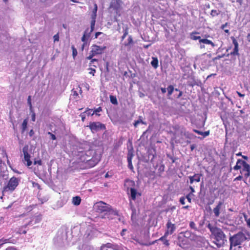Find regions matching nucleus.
I'll return each mask as SVG.
<instances>
[{
  "label": "nucleus",
  "instance_id": "f257e3e1",
  "mask_svg": "<svg viewBox=\"0 0 250 250\" xmlns=\"http://www.w3.org/2000/svg\"><path fill=\"white\" fill-rule=\"evenodd\" d=\"M94 208L97 212L100 213L105 212L116 216L118 215L117 210L113 209L110 205L103 201H99L95 203L94 205Z\"/></svg>",
  "mask_w": 250,
  "mask_h": 250
},
{
  "label": "nucleus",
  "instance_id": "f03ea898",
  "mask_svg": "<svg viewBox=\"0 0 250 250\" xmlns=\"http://www.w3.org/2000/svg\"><path fill=\"white\" fill-rule=\"evenodd\" d=\"M247 239V238L246 234L242 231H239L236 234L229 237L230 249L232 247H236L242 245Z\"/></svg>",
  "mask_w": 250,
  "mask_h": 250
},
{
  "label": "nucleus",
  "instance_id": "7ed1b4c3",
  "mask_svg": "<svg viewBox=\"0 0 250 250\" xmlns=\"http://www.w3.org/2000/svg\"><path fill=\"white\" fill-rule=\"evenodd\" d=\"M20 179L15 176L11 177L8 181L7 183L3 187L2 190V196L5 193H11L14 191L19 184Z\"/></svg>",
  "mask_w": 250,
  "mask_h": 250
},
{
  "label": "nucleus",
  "instance_id": "20e7f679",
  "mask_svg": "<svg viewBox=\"0 0 250 250\" xmlns=\"http://www.w3.org/2000/svg\"><path fill=\"white\" fill-rule=\"evenodd\" d=\"M207 227L217 241L224 243L226 237L225 233L220 228L213 226L210 223L208 225Z\"/></svg>",
  "mask_w": 250,
  "mask_h": 250
},
{
  "label": "nucleus",
  "instance_id": "39448f33",
  "mask_svg": "<svg viewBox=\"0 0 250 250\" xmlns=\"http://www.w3.org/2000/svg\"><path fill=\"white\" fill-rule=\"evenodd\" d=\"M124 186L126 188V191H130V198L131 200L135 201L136 199L137 195H140V194L137 192V190L134 188L135 182L134 181L126 179L125 182Z\"/></svg>",
  "mask_w": 250,
  "mask_h": 250
},
{
  "label": "nucleus",
  "instance_id": "423d86ee",
  "mask_svg": "<svg viewBox=\"0 0 250 250\" xmlns=\"http://www.w3.org/2000/svg\"><path fill=\"white\" fill-rule=\"evenodd\" d=\"M106 47L104 46H99L96 44H93L91 46V50L90 52L89 55L86 57V59L90 60L96 55L102 54Z\"/></svg>",
  "mask_w": 250,
  "mask_h": 250
},
{
  "label": "nucleus",
  "instance_id": "0eeeda50",
  "mask_svg": "<svg viewBox=\"0 0 250 250\" xmlns=\"http://www.w3.org/2000/svg\"><path fill=\"white\" fill-rule=\"evenodd\" d=\"M89 128L92 133H95L100 130H104L106 129L105 125L100 122H90L87 126Z\"/></svg>",
  "mask_w": 250,
  "mask_h": 250
},
{
  "label": "nucleus",
  "instance_id": "6e6552de",
  "mask_svg": "<svg viewBox=\"0 0 250 250\" xmlns=\"http://www.w3.org/2000/svg\"><path fill=\"white\" fill-rule=\"evenodd\" d=\"M86 156H87L86 155H83V156H82L81 157L82 161H83V162H84L85 161V168H89L94 167L95 165H96L98 164V163L99 161V160L98 159H97V158H96L95 157H92L90 159H86L85 158Z\"/></svg>",
  "mask_w": 250,
  "mask_h": 250
},
{
  "label": "nucleus",
  "instance_id": "1a4fd4ad",
  "mask_svg": "<svg viewBox=\"0 0 250 250\" xmlns=\"http://www.w3.org/2000/svg\"><path fill=\"white\" fill-rule=\"evenodd\" d=\"M22 152L23 153L24 158L22 159V162L27 167H29L32 165V162L30 160L31 156L28 153V146L27 145L25 146L22 148Z\"/></svg>",
  "mask_w": 250,
  "mask_h": 250
},
{
  "label": "nucleus",
  "instance_id": "9d476101",
  "mask_svg": "<svg viewBox=\"0 0 250 250\" xmlns=\"http://www.w3.org/2000/svg\"><path fill=\"white\" fill-rule=\"evenodd\" d=\"M167 229L165 232L166 235L172 234L176 229V226L174 224H172L170 220H169L166 224Z\"/></svg>",
  "mask_w": 250,
  "mask_h": 250
},
{
  "label": "nucleus",
  "instance_id": "9b49d317",
  "mask_svg": "<svg viewBox=\"0 0 250 250\" xmlns=\"http://www.w3.org/2000/svg\"><path fill=\"white\" fill-rule=\"evenodd\" d=\"M245 171L246 173L244 174L245 180L244 182L246 183V180L250 176V165L247 162L244 163V167L242 170L240 171V173L242 174V172Z\"/></svg>",
  "mask_w": 250,
  "mask_h": 250
},
{
  "label": "nucleus",
  "instance_id": "f8f14e48",
  "mask_svg": "<svg viewBox=\"0 0 250 250\" xmlns=\"http://www.w3.org/2000/svg\"><path fill=\"white\" fill-rule=\"evenodd\" d=\"M92 32H90V30H89L88 28H87V29H86L85 30L84 32L83 33V35L82 38V41L83 42V45H82V48H81L82 51L83 50L84 46L86 44L87 41L88 40V39L89 38V37L90 36V34Z\"/></svg>",
  "mask_w": 250,
  "mask_h": 250
},
{
  "label": "nucleus",
  "instance_id": "ddd939ff",
  "mask_svg": "<svg viewBox=\"0 0 250 250\" xmlns=\"http://www.w3.org/2000/svg\"><path fill=\"white\" fill-rule=\"evenodd\" d=\"M122 3V1L121 0H112L110 7L117 11L121 9Z\"/></svg>",
  "mask_w": 250,
  "mask_h": 250
},
{
  "label": "nucleus",
  "instance_id": "4468645a",
  "mask_svg": "<svg viewBox=\"0 0 250 250\" xmlns=\"http://www.w3.org/2000/svg\"><path fill=\"white\" fill-rule=\"evenodd\" d=\"M231 39L232 41V43L234 45V48L233 49V51L230 53V55H239V44L237 41V40L235 39V38L234 37H231Z\"/></svg>",
  "mask_w": 250,
  "mask_h": 250
},
{
  "label": "nucleus",
  "instance_id": "2eb2a0df",
  "mask_svg": "<svg viewBox=\"0 0 250 250\" xmlns=\"http://www.w3.org/2000/svg\"><path fill=\"white\" fill-rule=\"evenodd\" d=\"M168 235H166V234H164V235L160 237L159 239L156 240L154 241H153L151 243H149V245H153L155 244V242L158 241H161L163 242V244L166 246L167 247H169L170 245V244L169 243L168 240L167 239V237L168 236Z\"/></svg>",
  "mask_w": 250,
  "mask_h": 250
},
{
  "label": "nucleus",
  "instance_id": "dca6fc26",
  "mask_svg": "<svg viewBox=\"0 0 250 250\" xmlns=\"http://www.w3.org/2000/svg\"><path fill=\"white\" fill-rule=\"evenodd\" d=\"M223 205V202L222 201H219L217 206L213 208V212L214 214V216L216 217H218L220 215V211Z\"/></svg>",
  "mask_w": 250,
  "mask_h": 250
},
{
  "label": "nucleus",
  "instance_id": "f3484780",
  "mask_svg": "<svg viewBox=\"0 0 250 250\" xmlns=\"http://www.w3.org/2000/svg\"><path fill=\"white\" fill-rule=\"evenodd\" d=\"M202 176V174L196 173L193 176H189L190 184H192L194 182H199Z\"/></svg>",
  "mask_w": 250,
  "mask_h": 250
},
{
  "label": "nucleus",
  "instance_id": "a211bd4d",
  "mask_svg": "<svg viewBox=\"0 0 250 250\" xmlns=\"http://www.w3.org/2000/svg\"><path fill=\"white\" fill-rule=\"evenodd\" d=\"M2 161L0 159V166L2 164ZM8 179L7 172L6 171H2L0 170V184L1 185L2 183V180H7Z\"/></svg>",
  "mask_w": 250,
  "mask_h": 250
},
{
  "label": "nucleus",
  "instance_id": "6ab92c4d",
  "mask_svg": "<svg viewBox=\"0 0 250 250\" xmlns=\"http://www.w3.org/2000/svg\"><path fill=\"white\" fill-rule=\"evenodd\" d=\"M246 162V161L241 159H238L236 165L233 167V169L235 170L240 169L242 166L244 167V163Z\"/></svg>",
  "mask_w": 250,
  "mask_h": 250
},
{
  "label": "nucleus",
  "instance_id": "aec40b11",
  "mask_svg": "<svg viewBox=\"0 0 250 250\" xmlns=\"http://www.w3.org/2000/svg\"><path fill=\"white\" fill-rule=\"evenodd\" d=\"M97 14H91V21L90 23V32H93L94 29V27L96 22V19Z\"/></svg>",
  "mask_w": 250,
  "mask_h": 250
},
{
  "label": "nucleus",
  "instance_id": "412c9836",
  "mask_svg": "<svg viewBox=\"0 0 250 250\" xmlns=\"http://www.w3.org/2000/svg\"><path fill=\"white\" fill-rule=\"evenodd\" d=\"M104 247L111 248L114 250H118V249L119 248V247L117 245H114L110 243H107L103 245L101 248H104Z\"/></svg>",
  "mask_w": 250,
  "mask_h": 250
},
{
  "label": "nucleus",
  "instance_id": "4be33fe9",
  "mask_svg": "<svg viewBox=\"0 0 250 250\" xmlns=\"http://www.w3.org/2000/svg\"><path fill=\"white\" fill-rule=\"evenodd\" d=\"M181 134L184 135L187 138L191 139L193 136V134L189 133V132L186 131V129L184 127H182L181 130Z\"/></svg>",
  "mask_w": 250,
  "mask_h": 250
},
{
  "label": "nucleus",
  "instance_id": "5701e85b",
  "mask_svg": "<svg viewBox=\"0 0 250 250\" xmlns=\"http://www.w3.org/2000/svg\"><path fill=\"white\" fill-rule=\"evenodd\" d=\"M199 42L203 43L206 44H210L213 47L215 46V44L211 41L207 39H201V40H199Z\"/></svg>",
  "mask_w": 250,
  "mask_h": 250
},
{
  "label": "nucleus",
  "instance_id": "b1692460",
  "mask_svg": "<svg viewBox=\"0 0 250 250\" xmlns=\"http://www.w3.org/2000/svg\"><path fill=\"white\" fill-rule=\"evenodd\" d=\"M193 131L198 134L202 135L204 136V137H206L209 135L210 131L208 130L205 132H202L200 130H197V129H193Z\"/></svg>",
  "mask_w": 250,
  "mask_h": 250
},
{
  "label": "nucleus",
  "instance_id": "393cba45",
  "mask_svg": "<svg viewBox=\"0 0 250 250\" xmlns=\"http://www.w3.org/2000/svg\"><path fill=\"white\" fill-rule=\"evenodd\" d=\"M158 59L156 57H152V60L151 62V65L155 68L156 69L158 67Z\"/></svg>",
  "mask_w": 250,
  "mask_h": 250
},
{
  "label": "nucleus",
  "instance_id": "a878e982",
  "mask_svg": "<svg viewBox=\"0 0 250 250\" xmlns=\"http://www.w3.org/2000/svg\"><path fill=\"white\" fill-rule=\"evenodd\" d=\"M81 199L79 196H76L73 198L72 203L74 205L78 206L80 204Z\"/></svg>",
  "mask_w": 250,
  "mask_h": 250
},
{
  "label": "nucleus",
  "instance_id": "bb28decb",
  "mask_svg": "<svg viewBox=\"0 0 250 250\" xmlns=\"http://www.w3.org/2000/svg\"><path fill=\"white\" fill-rule=\"evenodd\" d=\"M93 109H90L88 107H87L86 108V110L84 112L82 113L80 115V116L82 118V121L83 122L84 121H85V113H86L87 112L89 111H92Z\"/></svg>",
  "mask_w": 250,
  "mask_h": 250
},
{
  "label": "nucleus",
  "instance_id": "cd10ccee",
  "mask_svg": "<svg viewBox=\"0 0 250 250\" xmlns=\"http://www.w3.org/2000/svg\"><path fill=\"white\" fill-rule=\"evenodd\" d=\"M133 44V41L132 38L131 36H129L127 39V42H125L124 45L125 46H129L132 45Z\"/></svg>",
  "mask_w": 250,
  "mask_h": 250
},
{
  "label": "nucleus",
  "instance_id": "c85d7f7f",
  "mask_svg": "<svg viewBox=\"0 0 250 250\" xmlns=\"http://www.w3.org/2000/svg\"><path fill=\"white\" fill-rule=\"evenodd\" d=\"M199 34L198 32H192L191 35H190V38L192 40H201V37L200 36H195L194 35V34Z\"/></svg>",
  "mask_w": 250,
  "mask_h": 250
},
{
  "label": "nucleus",
  "instance_id": "c756f323",
  "mask_svg": "<svg viewBox=\"0 0 250 250\" xmlns=\"http://www.w3.org/2000/svg\"><path fill=\"white\" fill-rule=\"evenodd\" d=\"M140 123H142V124L146 125V123L143 121V120L141 119V116L139 117V120L135 121L134 122V123H133L134 127H137L138 125Z\"/></svg>",
  "mask_w": 250,
  "mask_h": 250
},
{
  "label": "nucleus",
  "instance_id": "7c9ffc66",
  "mask_svg": "<svg viewBox=\"0 0 250 250\" xmlns=\"http://www.w3.org/2000/svg\"><path fill=\"white\" fill-rule=\"evenodd\" d=\"M102 111V108L101 107H99L96 109H95L92 112V113L91 114V116H93L94 114H95L96 115L98 116H100V114L98 113L100 112H101Z\"/></svg>",
  "mask_w": 250,
  "mask_h": 250
},
{
  "label": "nucleus",
  "instance_id": "2f4dec72",
  "mask_svg": "<svg viewBox=\"0 0 250 250\" xmlns=\"http://www.w3.org/2000/svg\"><path fill=\"white\" fill-rule=\"evenodd\" d=\"M109 98H110V102L112 104H115V105H117L118 104V101H117V98L115 96H113V95H110Z\"/></svg>",
  "mask_w": 250,
  "mask_h": 250
},
{
  "label": "nucleus",
  "instance_id": "473e14b6",
  "mask_svg": "<svg viewBox=\"0 0 250 250\" xmlns=\"http://www.w3.org/2000/svg\"><path fill=\"white\" fill-rule=\"evenodd\" d=\"M167 92H168L167 95H168V96H170L173 93V91L174 90V87H173V85H169L167 87Z\"/></svg>",
  "mask_w": 250,
  "mask_h": 250
},
{
  "label": "nucleus",
  "instance_id": "72a5a7b5",
  "mask_svg": "<svg viewBox=\"0 0 250 250\" xmlns=\"http://www.w3.org/2000/svg\"><path fill=\"white\" fill-rule=\"evenodd\" d=\"M27 119H24L22 123V131H24L26 128L27 126Z\"/></svg>",
  "mask_w": 250,
  "mask_h": 250
},
{
  "label": "nucleus",
  "instance_id": "f704fd0d",
  "mask_svg": "<svg viewBox=\"0 0 250 250\" xmlns=\"http://www.w3.org/2000/svg\"><path fill=\"white\" fill-rule=\"evenodd\" d=\"M0 151H1V154L2 155V157H5L6 158H7L8 155L6 153V149L3 146L0 147Z\"/></svg>",
  "mask_w": 250,
  "mask_h": 250
},
{
  "label": "nucleus",
  "instance_id": "c9c22d12",
  "mask_svg": "<svg viewBox=\"0 0 250 250\" xmlns=\"http://www.w3.org/2000/svg\"><path fill=\"white\" fill-rule=\"evenodd\" d=\"M133 153L132 149H129L127 153V160H132V157H133Z\"/></svg>",
  "mask_w": 250,
  "mask_h": 250
},
{
  "label": "nucleus",
  "instance_id": "e433bc0d",
  "mask_svg": "<svg viewBox=\"0 0 250 250\" xmlns=\"http://www.w3.org/2000/svg\"><path fill=\"white\" fill-rule=\"evenodd\" d=\"M71 48L72 50V56L74 59L75 58L76 56L77 55V50L76 48L74 47V45H72L71 46Z\"/></svg>",
  "mask_w": 250,
  "mask_h": 250
},
{
  "label": "nucleus",
  "instance_id": "4c0bfd02",
  "mask_svg": "<svg viewBox=\"0 0 250 250\" xmlns=\"http://www.w3.org/2000/svg\"><path fill=\"white\" fill-rule=\"evenodd\" d=\"M90 60H91V61H90V62H89V65L90 66H92L96 68L97 67V65L96 64L92 65V62H98V59H93L92 58V59H90Z\"/></svg>",
  "mask_w": 250,
  "mask_h": 250
},
{
  "label": "nucleus",
  "instance_id": "58836bf2",
  "mask_svg": "<svg viewBox=\"0 0 250 250\" xmlns=\"http://www.w3.org/2000/svg\"><path fill=\"white\" fill-rule=\"evenodd\" d=\"M36 205H30L29 206H27L26 207V208H25V210L27 211H31V210H32L35 208H36Z\"/></svg>",
  "mask_w": 250,
  "mask_h": 250
},
{
  "label": "nucleus",
  "instance_id": "ea45409f",
  "mask_svg": "<svg viewBox=\"0 0 250 250\" xmlns=\"http://www.w3.org/2000/svg\"><path fill=\"white\" fill-rule=\"evenodd\" d=\"M42 219V216L41 214H39L35 217V223H38L40 222Z\"/></svg>",
  "mask_w": 250,
  "mask_h": 250
},
{
  "label": "nucleus",
  "instance_id": "a19ab883",
  "mask_svg": "<svg viewBox=\"0 0 250 250\" xmlns=\"http://www.w3.org/2000/svg\"><path fill=\"white\" fill-rule=\"evenodd\" d=\"M219 12L216 10H212L210 12V15L212 17H215L219 15Z\"/></svg>",
  "mask_w": 250,
  "mask_h": 250
},
{
  "label": "nucleus",
  "instance_id": "79ce46f5",
  "mask_svg": "<svg viewBox=\"0 0 250 250\" xmlns=\"http://www.w3.org/2000/svg\"><path fill=\"white\" fill-rule=\"evenodd\" d=\"M189 226L191 229H192L195 230H197V228L196 226V224L193 221H190L189 222Z\"/></svg>",
  "mask_w": 250,
  "mask_h": 250
},
{
  "label": "nucleus",
  "instance_id": "37998d69",
  "mask_svg": "<svg viewBox=\"0 0 250 250\" xmlns=\"http://www.w3.org/2000/svg\"><path fill=\"white\" fill-rule=\"evenodd\" d=\"M89 70V74L92 75V76L95 75V73H96V70L94 68L90 67L88 69Z\"/></svg>",
  "mask_w": 250,
  "mask_h": 250
},
{
  "label": "nucleus",
  "instance_id": "c03bdc74",
  "mask_svg": "<svg viewBox=\"0 0 250 250\" xmlns=\"http://www.w3.org/2000/svg\"><path fill=\"white\" fill-rule=\"evenodd\" d=\"M128 34V29L125 28L124 31L123 35L122 36V40L123 41Z\"/></svg>",
  "mask_w": 250,
  "mask_h": 250
},
{
  "label": "nucleus",
  "instance_id": "a18cd8bd",
  "mask_svg": "<svg viewBox=\"0 0 250 250\" xmlns=\"http://www.w3.org/2000/svg\"><path fill=\"white\" fill-rule=\"evenodd\" d=\"M98 10V6L96 3H94V8L92 10V14H97Z\"/></svg>",
  "mask_w": 250,
  "mask_h": 250
},
{
  "label": "nucleus",
  "instance_id": "49530a36",
  "mask_svg": "<svg viewBox=\"0 0 250 250\" xmlns=\"http://www.w3.org/2000/svg\"><path fill=\"white\" fill-rule=\"evenodd\" d=\"M244 217L247 222V225L250 228V218H247V215L246 214H244Z\"/></svg>",
  "mask_w": 250,
  "mask_h": 250
},
{
  "label": "nucleus",
  "instance_id": "de8ad7c7",
  "mask_svg": "<svg viewBox=\"0 0 250 250\" xmlns=\"http://www.w3.org/2000/svg\"><path fill=\"white\" fill-rule=\"evenodd\" d=\"M27 103H28V104L29 105L30 108L31 109L32 108V104H31V96H29L28 97Z\"/></svg>",
  "mask_w": 250,
  "mask_h": 250
},
{
  "label": "nucleus",
  "instance_id": "09e8293b",
  "mask_svg": "<svg viewBox=\"0 0 250 250\" xmlns=\"http://www.w3.org/2000/svg\"><path fill=\"white\" fill-rule=\"evenodd\" d=\"M127 162H128V168L131 170H132L133 169V165H132V160H127Z\"/></svg>",
  "mask_w": 250,
  "mask_h": 250
},
{
  "label": "nucleus",
  "instance_id": "8fccbe9b",
  "mask_svg": "<svg viewBox=\"0 0 250 250\" xmlns=\"http://www.w3.org/2000/svg\"><path fill=\"white\" fill-rule=\"evenodd\" d=\"M59 35L58 33L53 36L54 42H58L59 41Z\"/></svg>",
  "mask_w": 250,
  "mask_h": 250
},
{
  "label": "nucleus",
  "instance_id": "3c124183",
  "mask_svg": "<svg viewBox=\"0 0 250 250\" xmlns=\"http://www.w3.org/2000/svg\"><path fill=\"white\" fill-rule=\"evenodd\" d=\"M39 165L40 166H41L42 165V162L41 160H35L34 161V165Z\"/></svg>",
  "mask_w": 250,
  "mask_h": 250
},
{
  "label": "nucleus",
  "instance_id": "603ef678",
  "mask_svg": "<svg viewBox=\"0 0 250 250\" xmlns=\"http://www.w3.org/2000/svg\"><path fill=\"white\" fill-rule=\"evenodd\" d=\"M72 95L74 98H77L78 97V94L77 92L75 90H72Z\"/></svg>",
  "mask_w": 250,
  "mask_h": 250
},
{
  "label": "nucleus",
  "instance_id": "864d4df0",
  "mask_svg": "<svg viewBox=\"0 0 250 250\" xmlns=\"http://www.w3.org/2000/svg\"><path fill=\"white\" fill-rule=\"evenodd\" d=\"M196 82L193 80L192 82H188V84L189 86H193L196 85Z\"/></svg>",
  "mask_w": 250,
  "mask_h": 250
},
{
  "label": "nucleus",
  "instance_id": "5fc2aeb1",
  "mask_svg": "<svg viewBox=\"0 0 250 250\" xmlns=\"http://www.w3.org/2000/svg\"><path fill=\"white\" fill-rule=\"evenodd\" d=\"M48 134L50 136L51 139L52 140H55L56 139V137L55 135L54 134H53V133H52L51 132H48Z\"/></svg>",
  "mask_w": 250,
  "mask_h": 250
},
{
  "label": "nucleus",
  "instance_id": "6e6d98bb",
  "mask_svg": "<svg viewBox=\"0 0 250 250\" xmlns=\"http://www.w3.org/2000/svg\"><path fill=\"white\" fill-rule=\"evenodd\" d=\"M185 199L186 198L185 197H181L180 198V203L182 204V205H184L185 204Z\"/></svg>",
  "mask_w": 250,
  "mask_h": 250
},
{
  "label": "nucleus",
  "instance_id": "4d7b16f0",
  "mask_svg": "<svg viewBox=\"0 0 250 250\" xmlns=\"http://www.w3.org/2000/svg\"><path fill=\"white\" fill-rule=\"evenodd\" d=\"M191 193H188V195H187L186 197V198L187 199L188 202L189 203H191V199L190 198L191 197Z\"/></svg>",
  "mask_w": 250,
  "mask_h": 250
},
{
  "label": "nucleus",
  "instance_id": "13d9d810",
  "mask_svg": "<svg viewBox=\"0 0 250 250\" xmlns=\"http://www.w3.org/2000/svg\"><path fill=\"white\" fill-rule=\"evenodd\" d=\"M243 178V176H242V174H241V175H239L238 176H237V177H236L234 179V181H240Z\"/></svg>",
  "mask_w": 250,
  "mask_h": 250
},
{
  "label": "nucleus",
  "instance_id": "bf43d9fd",
  "mask_svg": "<svg viewBox=\"0 0 250 250\" xmlns=\"http://www.w3.org/2000/svg\"><path fill=\"white\" fill-rule=\"evenodd\" d=\"M175 90L176 91H179V95H178V96H177V98H179L181 96H182V94H183L182 91H181L179 90L178 89H177V88H175Z\"/></svg>",
  "mask_w": 250,
  "mask_h": 250
},
{
  "label": "nucleus",
  "instance_id": "052dcab7",
  "mask_svg": "<svg viewBox=\"0 0 250 250\" xmlns=\"http://www.w3.org/2000/svg\"><path fill=\"white\" fill-rule=\"evenodd\" d=\"M139 244H140V245H143V246H149V244H147V243H142L141 242H140L138 240H135Z\"/></svg>",
  "mask_w": 250,
  "mask_h": 250
},
{
  "label": "nucleus",
  "instance_id": "680f3d73",
  "mask_svg": "<svg viewBox=\"0 0 250 250\" xmlns=\"http://www.w3.org/2000/svg\"><path fill=\"white\" fill-rule=\"evenodd\" d=\"M38 199L39 200V201H41V204H43L44 202H46V201H47V199H41V198H39H39H38Z\"/></svg>",
  "mask_w": 250,
  "mask_h": 250
},
{
  "label": "nucleus",
  "instance_id": "e2e57ef3",
  "mask_svg": "<svg viewBox=\"0 0 250 250\" xmlns=\"http://www.w3.org/2000/svg\"><path fill=\"white\" fill-rule=\"evenodd\" d=\"M19 233L20 234H21V233L25 234V233H26V230H22V229L21 228V229H20Z\"/></svg>",
  "mask_w": 250,
  "mask_h": 250
},
{
  "label": "nucleus",
  "instance_id": "0e129e2a",
  "mask_svg": "<svg viewBox=\"0 0 250 250\" xmlns=\"http://www.w3.org/2000/svg\"><path fill=\"white\" fill-rule=\"evenodd\" d=\"M102 33L101 32H97L95 33V39H96L98 38V37L101 34H102Z\"/></svg>",
  "mask_w": 250,
  "mask_h": 250
},
{
  "label": "nucleus",
  "instance_id": "69168bd1",
  "mask_svg": "<svg viewBox=\"0 0 250 250\" xmlns=\"http://www.w3.org/2000/svg\"><path fill=\"white\" fill-rule=\"evenodd\" d=\"M236 93L240 97H244L245 96V94H242L239 91H237Z\"/></svg>",
  "mask_w": 250,
  "mask_h": 250
},
{
  "label": "nucleus",
  "instance_id": "338daca9",
  "mask_svg": "<svg viewBox=\"0 0 250 250\" xmlns=\"http://www.w3.org/2000/svg\"><path fill=\"white\" fill-rule=\"evenodd\" d=\"M173 128L175 130H178L180 129V126L178 125H176L173 127Z\"/></svg>",
  "mask_w": 250,
  "mask_h": 250
},
{
  "label": "nucleus",
  "instance_id": "774afa93",
  "mask_svg": "<svg viewBox=\"0 0 250 250\" xmlns=\"http://www.w3.org/2000/svg\"><path fill=\"white\" fill-rule=\"evenodd\" d=\"M189 189L191 190V192L190 193H191V195L193 192H195V190L192 186H189Z\"/></svg>",
  "mask_w": 250,
  "mask_h": 250
}]
</instances>
